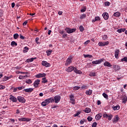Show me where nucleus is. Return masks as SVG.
I'll return each mask as SVG.
<instances>
[{"mask_svg": "<svg viewBox=\"0 0 127 127\" xmlns=\"http://www.w3.org/2000/svg\"><path fill=\"white\" fill-rule=\"evenodd\" d=\"M74 98H75L74 95L71 94L69 96V100L73 104H75V99H74Z\"/></svg>", "mask_w": 127, "mask_h": 127, "instance_id": "9b49d317", "label": "nucleus"}, {"mask_svg": "<svg viewBox=\"0 0 127 127\" xmlns=\"http://www.w3.org/2000/svg\"><path fill=\"white\" fill-rule=\"evenodd\" d=\"M23 91L24 92H26V93H31V92L33 91V88H30L24 89Z\"/></svg>", "mask_w": 127, "mask_h": 127, "instance_id": "f3484780", "label": "nucleus"}, {"mask_svg": "<svg viewBox=\"0 0 127 127\" xmlns=\"http://www.w3.org/2000/svg\"><path fill=\"white\" fill-rule=\"evenodd\" d=\"M48 100L49 103H53V102H54V98L51 97L50 98H48Z\"/></svg>", "mask_w": 127, "mask_h": 127, "instance_id": "2f4dec72", "label": "nucleus"}, {"mask_svg": "<svg viewBox=\"0 0 127 127\" xmlns=\"http://www.w3.org/2000/svg\"><path fill=\"white\" fill-rule=\"evenodd\" d=\"M72 59H73V57L72 56H70L66 59L65 63V66H68V65H70L72 63Z\"/></svg>", "mask_w": 127, "mask_h": 127, "instance_id": "f03ea898", "label": "nucleus"}, {"mask_svg": "<svg viewBox=\"0 0 127 127\" xmlns=\"http://www.w3.org/2000/svg\"><path fill=\"white\" fill-rule=\"evenodd\" d=\"M25 83L27 84H31L32 83V81L31 79H27L26 80Z\"/></svg>", "mask_w": 127, "mask_h": 127, "instance_id": "a19ab883", "label": "nucleus"}, {"mask_svg": "<svg viewBox=\"0 0 127 127\" xmlns=\"http://www.w3.org/2000/svg\"><path fill=\"white\" fill-rule=\"evenodd\" d=\"M99 46H100L101 47L104 46V42H99L98 43Z\"/></svg>", "mask_w": 127, "mask_h": 127, "instance_id": "49530a36", "label": "nucleus"}, {"mask_svg": "<svg viewBox=\"0 0 127 127\" xmlns=\"http://www.w3.org/2000/svg\"><path fill=\"white\" fill-rule=\"evenodd\" d=\"M18 121L19 122H30V121H31V119L26 118H19Z\"/></svg>", "mask_w": 127, "mask_h": 127, "instance_id": "0eeeda50", "label": "nucleus"}, {"mask_svg": "<svg viewBox=\"0 0 127 127\" xmlns=\"http://www.w3.org/2000/svg\"><path fill=\"white\" fill-rule=\"evenodd\" d=\"M20 39L23 40V39H24L25 37L23 36H22L21 34H20Z\"/></svg>", "mask_w": 127, "mask_h": 127, "instance_id": "69168bd1", "label": "nucleus"}, {"mask_svg": "<svg viewBox=\"0 0 127 127\" xmlns=\"http://www.w3.org/2000/svg\"><path fill=\"white\" fill-rule=\"evenodd\" d=\"M19 36V35H18V34H15L13 35V38L14 39H17Z\"/></svg>", "mask_w": 127, "mask_h": 127, "instance_id": "79ce46f5", "label": "nucleus"}, {"mask_svg": "<svg viewBox=\"0 0 127 127\" xmlns=\"http://www.w3.org/2000/svg\"><path fill=\"white\" fill-rule=\"evenodd\" d=\"M45 76H46V74H45V73H39L36 74L35 75V77L36 78H43V77H45Z\"/></svg>", "mask_w": 127, "mask_h": 127, "instance_id": "6e6552de", "label": "nucleus"}, {"mask_svg": "<svg viewBox=\"0 0 127 127\" xmlns=\"http://www.w3.org/2000/svg\"><path fill=\"white\" fill-rule=\"evenodd\" d=\"M11 46H17V43L15 41H12L11 43Z\"/></svg>", "mask_w": 127, "mask_h": 127, "instance_id": "f704fd0d", "label": "nucleus"}, {"mask_svg": "<svg viewBox=\"0 0 127 127\" xmlns=\"http://www.w3.org/2000/svg\"><path fill=\"white\" fill-rule=\"evenodd\" d=\"M79 30L81 32H83V31L85 30V29L84 28V27H83V26H80Z\"/></svg>", "mask_w": 127, "mask_h": 127, "instance_id": "58836bf2", "label": "nucleus"}, {"mask_svg": "<svg viewBox=\"0 0 127 127\" xmlns=\"http://www.w3.org/2000/svg\"><path fill=\"white\" fill-rule=\"evenodd\" d=\"M83 112H85L87 114H89V113H91V110L90 108H86L84 110H83Z\"/></svg>", "mask_w": 127, "mask_h": 127, "instance_id": "393cba45", "label": "nucleus"}, {"mask_svg": "<svg viewBox=\"0 0 127 127\" xmlns=\"http://www.w3.org/2000/svg\"><path fill=\"white\" fill-rule=\"evenodd\" d=\"M90 43V40H87L84 42V45H87V44H89Z\"/></svg>", "mask_w": 127, "mask_h": 127, "instance_id": "680f3d73", "label": "nucleus"}, {"mask_svg": "<svg viewBox=\"0 0 127 127\" xmlns=\"http://www.w3.org/2000/svg\"><path fill=\"white\" fill-rule=\"evenodd\" d=\"M81 89H88V88H89V87L88 86V85H83L82 86V87H81Z\"/></svg>", "mask_w": 127, "mask_h": 127, "instance_id": "c03bdc74", "label": "nucleus"}, {"mask_svg": "<svg viewBox=\"0 0 127 127\" xmlns=\"http://www.w3.org/2000/svg\"><path fill=\"white\" fill-rule=\"evenodd\" d=\"M29 50V48H28L27 47H25L23 50V53H27V52H28Z\"/></svg>", "mask_w": 127, "mask_h": 127, "instance_id": "a878e982", "label": "nucleus"}, {"mask_svg": "<svg viewBox=\"0 0 127 127\" xmlns=\"http://www.w3.org/2000/svg\"><path fill=\"white\" fill-rule=\"evenodd\" d=\"M109 43H110V42L109 41L104 42H103V45H104V46H108V45Z\"/></svg>", "mask_w": 127, "mask_h": 127, "instance_id": "09e8293b", "label": "nucleus"}, {"mask_svg": "<svg viewBox=\"0 0 127 127\" xmlns=\"http://www.w3.org/2000/svg\"><path fill=\"white\" fill-rule=\"evenodd\" d=\"M113 69H114L115 71H119V70H121V66L119 65H114Z\"/></svg>", "mask_w": 127, "mask_h": 127, "instance_id": "dca6fc26", "label": "nucleus"}, {"mask_svg": "<svg viewBox=\"0 0 127 127\" xmlns=\"http://www.w3.org/2000/svg\"><path fill=\"white\" fill-rule=\"evenodd\" d=\"M121 62H127V57H125L124 58L122 59H121Z\"/></svg>", "mask_w": 127, "mask_h": 127, "instance_id": "ea45409f", "label": "nucleus"}, {"mask_svg": "<svg viewBox=\"0 0 127 127\" xmlns=\"http://www.w3.org/2000/svg\"><path fill=\"white\" fill-rule=\"evenodd\" d=\"M102 116L103 115L101 113L96 115L95 116V120H96V121H100V120H101V118H102Z\"/></svg>", "mask_w": 127, "mask_h": 127, "instance_id": "2eb2a0df", "label": "nucleus"}, {"mask_svg": "<svg viewBox=\"0 0 127 127\" xmlns=\"http://www.w3.org/2000/svg\"><path fill=\"white\" fill-rule=\"evenodd\" d=\"M42 83H44V84H45L46 83L48 82V80L46 79V77L45 76L44 78L42 79Z\"/></svg>", "mask_w": 127, "mask_h": 127, "instance_id": "cd10ccee", "label": "nucleus"}, {"mask_svg": "<svg viewBox=\"0 0 127 127\" xmlns=\"http://www.w3.org/2000/svg\"><path fill=\"white\" fill-rule=\"evenodd\" d=\"M47 103L46 102H45V101H43V102H42L41 103V106L42 107H46V106H47Z\"/></svg>", "mask_w": 127, "mask_h": 127, "instance_id": "e433bc0d", "label": "nucleus"}, {"mask_svg": "<svg viewBox=\"0 0 127 127\" xmlns=\"http://www.w3.org/2000/svg\"><path fill=\"white\" fill-rule=\"evenodd\" d=\"M100 19V17L96 16L95 17V19L92 21V22H96V21H99Z\"/></svg>", "mask_w": 127, "mask_h": 127, "instance_id": "bb28decb", "label": "nucleus"}, {"mask_svg": "<svg viewBox=\"0 0 127 127\" xmlns=\"http://www.w3.org/2000/svg\"><path fill=\"white\" fill-rule=\"evenodd\" d=\"M102 39H103V40H107V39H108V35H103L102 37Z\"/></svg>", "mask_w": 127, "mask_h": 127, "instance_id": "37998d69", "label": "nucleus"}, {"mask_svg": "<svg viewBox=\"0 0 127 127\" xmlns=\"http://www.w3.org/2000/svg\"><path fill=\"white\" fill-rule=\"evenodd\" d=\"M102 16L105 20L109 19V13L108 12H104L102 14Z\"/></svg>", "mask_w": 127, "mask_h": 127, "instance_id": "f8f14e48", "label": "nucleus"}, {"mask_svg": "<svg viewBox=\"0 0 127 127\" xmlns=\"http://www.w3.org/2000/svg\"><path fill=\"white\" fill-rule=\"evenodd\" d=\"M17 90H18V88H17V87L14 88L13 89V92H14V93H15V92H17Z\"/></svg>", "mask_w": 127, "mask_h": 127, "instance_id": "0e129e2a", "label": "nucleus"}, {"mask_svg": "<svg viewBox=\"0 0 127 127\" xmlns=\"http://www.w3.org/2000/svg\"><path fill=\"white\" fill-rule=\"evenodd\" d=\"M105 60V59H101L99 60H96L95 61L92 62V64H101V63H102V62H104V61Z\"/></svg>", "mask_w": 127, "mask_h": 127, "instance_id": "20e7f679", "label": "nucleus"}, {"mask_svg": "<svg viewBox=\"0 0 127 127\" xmlns=\"http://www.w3.org/2000/svg\"><path fill=\"white\" fill-rule=\"evenodd\" d=\"M39 83H40V79H37L35 81L33 86L35 87V88H38V85H39Z\"/></svg>", "mask_w": 127, "mask_h": 127, "instance_id": "9d476101", "label": "nucleus"}, {"mask_svg": "<svg viewBox=\"0 0 127 127\" xmlns=\"http://www.w3.org/2000/svg\"><path fill=\"white\" fill-rule=\"evenodd\" d=\"M80 89V86H74L73 87V91H77Z\"/></svg>", "mask_w": 127, "mask_h": 127, "instance_id": "a18cd8bd", "label": "nucleus"}, {"mask_svg": "<svg viewBox=\"0 0 127 127\" xmlns=\"http://www.w3.org/2000/svg\"><path fill=\"white\" fill-rule=\"evenodd\" d=\"M80 19H84L86 18V14H83L80 15Z\"/></svg>", "mask_w": 127, "mask_h": 127, "instance_id": "4c0bfd02", "label": "nucleus"}, {"mask_svg": "<svg viewBox=\"0 0 127 127\" xmlns=\"http://www.w3.org/2000/svg\"><path fill=\"white\" fill-rule=\"evenodd\" d=\"M5 88V86L0 85V90H3V89Z\"/></svg>", "mask_w": 127, "mask_h": 127, "instance_id": "bf43d9fd", "label": "nucleus"}, {"mask_svg": "<svg viewBox=\"0 0 127 127\" xmlns=\"http://www.w3.org/2000/svg\"><path fill=\"white\" fill-rule=\"evenodd\" d=\"M42 65H43V66H44L45 67H50L51 66L50 64L44 61L42 62Z\"/></svg>", "mask_w": 127, "mask_h": 127, "instance_id": "1a4fd4ad", "label": "nucleus"}, {"mask_svg": "<svg viewBox=\"0 0 127 127\" xmlns=\"http://www.w3.org/2000/svg\"><path fill=\"white\" fill-rule=\"evenodd\" d=\"M80 114V112H77L76 114H74V117H78V116H79Z\"/></svg>", "mask_w": 127, "mask_h": 127, "instance_id": "774afa93", "label": "nucleus"}, {"mask_svg": "<svg viewBox=\"0 0 127 127\" xmlns=\"http://www.w3.org/2000/svg\"><path fill=\"white\" fill-rule=\"evenodd\" d=\"M83 56L84 57V58H92L93 57V56L91 55H83Z\"/></svg>", "mask_w": 127, "mask_h": 127, "instance_id": "c756f323", "label": "nucleus"}, {"mask_svg": "<svg viewBox=\"0 0 127 127\" xmlns=\"http://www.w3.org/2000/svg\"><path fill=\"white\" fill-rule=\"evenodd\" d=\"M37 58L35 57L34 58H32L31 59H28L26 60V62H27V63H29V62H33L35 59H37Z\"/></svg>", "mask_w": 127, "mask_h": 127, "instance_id": "412c9836", "label": "nucleus"}, {"mask_svg": "<svg viewBox=\"0 0 127 127\" xmlns=\"http://www.w3.org/2000/svg\"><path fill=\"white\" fill-rule=\"evenodd\" d=\"M17 99L19 103H22V104H24L26 100L24 99V97L22 96H18Z\"/></svg>", "mask_w": 127, "mask_h": 127, "instance_id": "7ed1b4c3", "label": "nucleus"}, {"mask_svg": "<svg viewBox=\"0 0 127 127\" xmlns=\"http://www.w3.org/2000/svg\"><path fill=\"white\" fill-rule=\"evenodd\" d=\"M98 123L97 122H94L92 125V127H97Z\"/></svg>", "mask_w": 127, "mask_h": 127, "instance_id": "de8ad7c7", "label": "nucleus"}, {"mask_svg": "<svg viewBox=\"0 0 127 127\" xmlns=\"http://www.w3.org/2000/svg\"><path fill=\"white\" fill-rule=\"evenodd\" d=\"M45 102L47 103V104L49 105L50 103L49 102L48 99L45 100Z\"/></svg>", "mask_w": 127, "mask_h": 127, "instance_id": "e2e57ef3", "label": "nucleus"}, {"mask_svg": "<svg viewBox=\"0 0 127 127\" xmlns=\"http://www.w3.org/2000/svg\"><path fill=\"white\" fill-rule=\"evenodd\" d=\"M93 93V90L89 89V90H87L85 92L86 95H87L88 96H90L92 95V93Z\"/></svg>", "mask_w": 127, "mask_h": 127, "instance_id": "4be33fe9", "label": "nucleus"}, {"mask_svg": "<svg viewBox=\"0 0 127 127\" xmlns=\"http://www.w3.org/2000/svg\"><path fill=\"white\" fill-rule=\"evenodd\" d=\"M114 16L116 17L121 16V13L119 12H116L114 13Z\"/></svg>", "mask_w": 127, "mask_h": 127, "instance_id": "72a5a7b5", "label": "nucleus"}, {"mask_svg": "<svg viewBox=\"0 0 127 127\" xmlns=\"http://www.w3.org/2000/svg\"><path fill=\"white\" fill-rule=\"evenodd\" d=\"M127 102V97H125V98L123 99V103L126 104Z\"/></svg>", "mask_w": 127, "mask_h": 127, "instance_id": "603ef678", "label": "nucleus"}, {"mask_svg": "<svg viewBox=\"0 0 127 127\" xmlns=\"http://www.w3.org/2000/svg\"><path fill=\"white\" fill-rule=\"evenodd\" d=\"M108 115L109 114L105 113V114H103V118H104L105 119H107Z\"/></svg>", "mask_w": 127, "mask_h": 127, "instance_id": "5fc2aeb1", "label": "nucleus"}, {"mask_svg": "<svg viewBox=\"0 0 127 127\" xmlns=\"http://www.w3.org/2000/svg\"><path fill=\"white\" fill-rule=\"evenodd\" d=\"M120 105H117L116 106H112V109H113L114 111H118V110H120Z\"/></svg>", "mask_w": 127, "mask_h": 127, "instance_id": "aec40b11", "label": "nucleus"}, {"mask_svg": "<svg viewBox=\"0 0 127 127\" xmlns=\"http://www.w3.org/2000/svg\"><path fill=\"white\" fill-rule=\"evenodd\" d=\"M55 101V103L56 104H58L59 102H60V100H61V96H56L54 97V99Z\"/></svg>", "mask_w": 127, "mask_h": 127, "instance_id": "39448f33", "label": "nucleus"}, {"mask_svg": "<svg viewBox=\"0 0 127 127\" xmlns=\"http://www.w3.org/2000/svg\"><path fill=\"white\" fill-rule=\"evenodd\" d=\"M75 73H76V74H82V73H83V72L80 70L77 69Z\"/></svg>", "mask_w": 127, "mask_h": 127, "instance_id": "6e6d98bb", "label": "nucleus"}, {"mask_svg": "<svg viewBox=\"0 0 127 127\" xmlns=\"http://www.w3.org/2000/svg\"><path fill=\"white\" fill-rule=\"evenodd\" d=\"M107 118H108V121H111L112 119H113V115H112L111 114H109Z\"/></svg>", "mask_w": 127, "mask_h": 127, "instance_id": "c85d7f7f", "label": "nucleus"}, {"mask_svg": "<svg viewBox=\"0 0 127 127\" xmlns=\"http://www.w3.org/2000/svg\"><path fill=\"white\" fill-rule=\"evenodd\" d=\"M65 30L67 32V33L70 34L71 33H73V32H75L76 30H77V29L76 28L71 29L70 28L66 27L65 28Z\"/></svg>", "mask_w": 127, "mask_h": 127, "instance_id": "f257e3e1", "label": "nucleus"}, {"mask_svg": "<svg viewBox=\"0 0 127 127\" xmlns=\"http://www.w3.org/2000/svg\"><path fill=\"white\" fill-rule=\"evenodd\" d=\"M73 70H74V66H69L66 69V72H72V71H73Z\"/></svg>", "mask_w": 127, "mask_h": 127, "instance_id": "6ab92c4d", "label": "nucleus"}, {"mask_svg": "<svg viewBox=\"0 0 127 127\" xmlns=\"http://www.w3.org/2000/svg\"><path fill=\"white\" fill-rule=\"evenodd\" d=\"M9 97V100L13 102V103H16L17 102V99L15 97L12 96V95H10Z\"/></svg>", "mask_w": 127, "mask_h": 127, "instance_id": "423d86ee", "label": "nucleus"}, {"mask_svg": "<svg viewBox=\"0 0 127 127\" xmlns=\"http://www.w3.org/2000/svg\"><path fill=\"white\" fill-rule=\"evenodd\" d=\"M119 115H116L114 117V119L113 120V124H117V122L119 121Z\"/></svg>", "mask_w": 127, "mask_h": 127, "instance_id": "4468645a", "label": "nucleus"}, {"mask_svg": "<svg viewBox=\"0 0 127 127\" xmlns=\"http://www.w3.org/2000/svg\"><path fill=\"white\" fill-rule=\"evenodd\" d=\"M86 6H82L80 10L81 12H85L86 11Z\"/></svg>", "mask_w": 127, "mask_h": 127, "instance_id": "7c9ffc66", "label": "nucleus"}, {"mask_svg": "<svg viewBox=\"0 0 127 127\" xmlns=\"http://www.w3.org/2000/svg\"><path fill=\"white\" fill-rule=\"evenodd\" d=\"M25 77V76H22V75H20L19 76V79H20V80H22L23 79H24V77Z\"/></svg>", "mask_w": 127, "mask_h": 127, "instance_id": "13d9d810", "label": "nucleus"}, {"mask_svg": "<svg viewBox=\"0 0 127 127\" xmlns=\"http://www.w3.org/2000/svg\"><path fill=\"white\" fill-rule=\"evenodd\" d=\"M104 66H105V67H108V68L112 67V66H113V65H112V64H111L110 63V62H108V61H106L104 64H103Z\"/></svg>", "mask_w": 127, "mask_h": 127, "instance_id": "ddd939ff", "label": "nucleus"}, {"mask_svg": "<svg viewBox=\"0 0 127 127\" xmlns=\"http://www.w3.org/2000/svg\"><path fill=\"white\" fill-rule=\"evenodd\" d=\"M35 41H36L37 44L39 45L41 43H40V42H39V38H38V37L36 38Z\"/></svg>", "mask_w": 127, "mask_h": 127, "instance_id": "c9c22d12", "label": "nucleus"}, {"mask_svg": "<svg viewBox=\"0 0 127 127\" xmlns=\"http://www.w3.org/2000/svg\"><path fill=\"white\" fill-rule=\"evenodd\" d=\"M7 80H8V77L6 76L4 77V78H3V82H5V81H7Z\"/></svg>", "mask_w": 127, "mask_h": 127, "instance_id": "4d7b16f0", "label": "nucleus"}, {"mask_svg": "<svg viewBox=\"0 0 127 127\" xmlns=\"http://www.w3.org/2000/svg\"><path fill=\"white\" fill-rule=\"evenodd\" d=\"M119 53H120V50H116L115 52V57L116 59L119 58Z\"/></svg>", "mask_w": 127, "mask_h": 127, "instance_id": "a211bd4d", "label": "nucleus"}, {"mask_svg": "<svg viewBox=\"0 0 127 127\" xmlns=\"http://www.w3.org/2000/svg\"><path fill=\"white\" fill-rule=\"evenodd\" d=\"M89 76L90 77H95V76H96V72H90V73L89 74Z\"/></svg>", "mask_w": 127, "mask_h": 127, "instance_id": "473e14b6", "label": "nucleus"}, {"mask_svg": "<svg viewBox=\"0 0 127 127\" xmlns=\"http://www.w3.org/2000/svg\"><path fill=\"white\" fill-rule=\"evenodd\" d=\"M110 4H111V3H110V2H109V1H106L105 2V6H109L110 5Z\"/></svg>", "mask_w": 127, "mask_h": 127, "instance_id": "8fccbe9b", "label": "nucleus"}, {"mask_svg": "<svg viewBox=\"0 0 127 127\" xmlns=\"http://www.w3.org/2000/svg\"><path fill=\"white\" fill-rule=\"evenodd\" d=\"M18 90H22V89H24V86H22V87H17Z\"/></svg>", "mask_w": 127, "mask_h": 127, "instance_id": "052dcab7", "label": "nucleus"}, {"mask_svg": "<svg viewBox=\"0 0 127 127\" xmlns=\"http://www.w3.org/2000/svg\"><path fill=\"white\" fill-rule=\"evenodd\" d=\"M77 70H78V69H77V68L73 67V71H74V72H75L76 73L77 72Z\"/></svg>", "mask_w": 127, "mask_h": 127, "instance_id": "338daca9", "label": "nucleus"}, {"mask_svg": "<svg viewBox=\"0 0 127 127\" xmlns=\"http://www.w3.org/2000/svg\"><path fill=\"white\" fill-rule=\"evenodd\" d=\"M3 15V13H2V11L0 9V22H1L3 20V18L2 16Z\"/></svg>", "mask_w": 127, "mask_h": 127, "instance_id": "b1692460", "label": "nucleus"}, {"mask_svg": "<svg viewBox=\"0 0 127 127\" xmlns=\"http://www.w3.org/2000/svg\"><path fill=\"white\" fill-rule=\"evenodd\" d=\"M102 95L105 99H108V94H106L105 93H103Z\"/></svg>", "mask_w": 127, "mask_h": 127, "instance_id": "3c124183", "label": "nucleus"}, {"mask_svg": "<svg viewBox=\"0 0 127 127\" xmlns=\"http://www.w3.org/2000/svg\"><path fill=\"white\" fill-rule=\"evenodd\" d=\"M87 120L88 121V122H92V121H93V118L91 117H88L87 118Z\"/></svg>", "mask_w": 127, "mask_h": 127, "instance_id": "864d4df0", "label": "nucleus"}, {"mask_svg": "<svg viewBox=\"0 0 127 127\" xmlns=\"http://www.w3.org/2000/svg\"><path fill=\"white\" fill-rule=\"evenodd\" d=\"M53 52V51L52 50H48L46 51V53L47 56H50L51 55V53Z\"/></svg>", "mask_w": 127, "mask_h": 127, "instance_id": "5701e85b", "label": "nucleus"}]
</instances>
